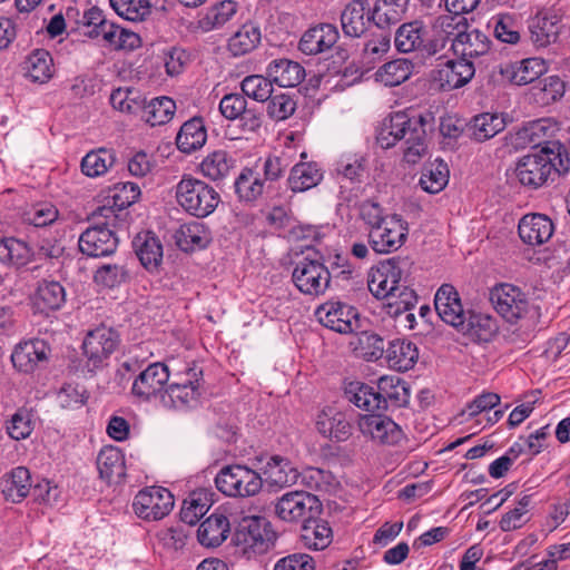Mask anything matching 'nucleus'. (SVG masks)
I'll return each instance as SVG.
<instances>
[{"label": "nucleus", "mask_w": 570, "mask_h": 570, "mask_svg": "<svg viewBox=\"0 0 570 570\" xmlns=\"http://www.w3.org/2000/svg\"><path fill=\"white\" fill-rule=\"evenodd\" d=\"M413 262L409 257L395 256L380 263L368 273V291L381 299H386L387 314L393 317L409 312L417 302V296L406 278Z\"/></svg>", "instance_id": "nucleus-1"}, {"label": "nucleus", "mask_w": 570, "mask_h": 570, "mask_svg": "<svg viewBox=\"0 0 570 570\" xmlns=\"http://www.w3.org/2000/svg\"><path fill=\"white\" fill-rule=\"evenodd\" d=\"M426 118L423 115L410 116L399 111L384 122L377 134V144L389 149L397 141H403V159L407 164L415 165L428 154Z\"/></svg>", "instance_id": "nucleus-2"}, {"label": "nucleus", "mask_w": 570, "mask_h": 570, "mask_svg": "<svg viewBox=\"0 0 570 570\" xmlns=\"http://www.w3.org/2000/svg\"><path fill=\"white\" fill-rule=\"evenodd\" d=\"M345 395L348 402L368 412L402 407L410 400L407 384L397 376H382L376 386L351 382Z\"/></svg>", "instance_id": "nucleus-3"}, {"label": "nucleus", "mask_w": 570, "mask_h": 570, "mask_svg": "<svg viewBox=\"0 0 570 570\" xmlns=\"http://www.w3.org/2000/svg\"><path fill=\"white\" fill-rule=\"evenodd\" d=\"M175 189L178 205L197 218L209 216L220 203V196L213 186L190 175L183 176Z\"/></svg>", "instance_id": "nucleus-4"}, {"label": "nucleus", "mask_w": 570, "mask_h": 570, "mask_svg": "<svg viewBox=\"0 0 570 570\" xmlns=\"http://www.w3.org/2000/svg\"><path fill=\"white\" fill-rule=\"evenodd\" d=\"M203 370L196 365L188 366L176 375L161 394V405L167 409L185 410L198 405L202 396Z\"/></svg>", "instance_id": "nucleus-5"}, {"label": "nucleus", "mask_w": 570, "mask_h": 570, "mask_svg": "<svg viewBox=\"0 0 570 570\" xmlns=\"http://www.w3.org/2000/svg\"><path fill=\"white\" fill-rule=\"evenodd\" d=\"M219 492L230 498H250L258 494L263 488V478L255 470L232 464L220 469L215 476Z\"/></svg>", "instance_id": "nucleus-6"}, {"label": "nucleus", "mask_w": 570, "mask_h": 570, "mask_svg": "<svg viewBox=\"0 0 570 570\" xmlns=\"http://www.w3.org/2000/svg\"><path fill=\"white\" fill-rule=\"evenodd\" d=\"M237 543L248 557L268 553L275 548L277 533L272 523L263 517L243 519L236 533Z\"/></svg>", "instance_id": "nucleus-7"}, {"label": "nucleus", "mask_w": 570, "mask_h": 570, "mask_svg": "<svg viewBox=\"0 0 570 570\" xmlns=\"http://www.w3.org/2000/svg\"><path fill=\"white\" fill-rule=\"evenodd\" d=\"M451 48L454 55L465 62L473 63L484 71L493 60L490 38L479 29H465L455 33Z\"/></svg>", "instance_id": "nucleus-8"}, {"label": "nucleus", "mask_w": 570, "mask_h": 570, "mask_svg": "<svg viewBox=\"0 0 570 570\" xmlns=\"http://www.w3.org/2000/svg\"><path fill=\"white\" fill-rule=\"evenodd\" d=\"M297 289L306 295L318 296L326 292L331 283V272L321 261L318 253L299 259L292 274Z\"/></svg>", "instance_id": "nucleus-9"}, {"label": "nucleus", "mask_w": 570, "mask_h": 570, "mask_svg": "<svg viewBox=\"0 0 570 570\" xmlns=\"http://www.w3.org/2000/svg\"><path fill=\"white\" fill-rule=\"evenodd\" d=\"M274 512L282 521L304 523L321 514L322 503L316 495L306 491H289L276 500Z\"/></svg>", "instance_id": "nucleus-10"}, {"label": "nucleus", "mask_w": 570, "mask_h": 570, "mask_svg": "<svg viewBox=\"0 0 570 570\" xmlns=\"http://www.w3.org/2000/svg\"><path fill=\"white\" fill-rule=\"evenodd\" d=\"M407 235V223L400 215L393 214L380 225L370 228L368 242L374 252L389 254L401 248Z\"/></svg>", "instance_id": "nucleus-11"}, {"label": "nucleus", "mask_w": 570, "mask_h": 570, "mask_svg": "<svg viewBox=\"0 0 570 570\" xmlns=\"http://www.w3.org/2000/svg\"><path fill=\"white\" fill-rule=\"evenodd\" d=\"M136 514L144 520H160L174 508V497L163 487H149L137 493L134 500Z\"/></svg>", "instance_id": "nucleus-12"}, {"label": "nucleus", "mask_w": 570, "mask_h": 570, "mask_svg": "<svg viewBox=\"0 0 570 570\" xmlns=\"http://www.w3.org/2000/svg\"><path fill=\"white\" fill-rule=\"evenodd\" d=\"M170 377L168 366L161 362L149 364L141 371L132 382L131 393L137 399L150 402L159 400L161 403V394L165 391Z\"/></svg>", "instance_id": "nucleus-13"}, {"label": "nucleus", "mask_w": 570, "mask_h": 570, "mask_svg": "<svg viewBox=\"0 0 570 570\" xmlns=\"http://www.w3.org/2000/svg\"><path fill=\"white\" fill-rule=\"evenodd\" d=\"M490 301L495 311L509 323H515L523 317L529 307L525 294L512 284L494 286L490 293Z\"/></svg>", "instance_id": "nucleus-14"}, {"label": "nucleus", "mask_w": 570, "mask_h": 570, "mask_svg": "<svg viewBox=\"0 0 570 570\" xmlns=\"http://www.w3.org/2000/svg\"><path fill=\"white\" fill-rule=\"evenodd\" d=\"M316 315L321 324L341 334H352L361 327L357 309L342 302L323 304Z\"/></svg>", "instance_id": "nucleus-15"}, {"label": "nucleus", "mask_w": 570, "mask_h": 570, "mask_svg": "<svg viewBox=\"0 0 570 570\" xmlns=\"http://www.w3.org/2000/svg\"><path fill=\"white\" fill-rule=\"evenodd\" d=\"M118 344L119 335L111 327L101 325L88 332L82 344L88 364L92 368H98L115 352Z\"/></svg>", "instance_id": "nucleus-16"}, {"label": "nucleus", "mask_w": 570, "mask_h": 570, "mask_svg": "<svg viewBox=\"0 0 570 570\" xmlns=\"http://www.w3.org/2000/svg\"><path fill=\"white\" fill-rule=\"evenodd\" d=\"M434 307L440 318L458 328L466 327L470 311L464 309L459 292L451 284H443L434 296Z\"/></svg>", "instance_id": "nucleus-17"}, {"label": "nucleus", "mask_w": 570, "mask_h": 570, "mask_svg": "<svg viewBox=\"0 0 570 570\" xmlns=\"http://www.w3.org/2000/svg\"><path fill=\"white\" fill-rule=\"evenodd\" d=\"M553 171V164L549 156L539 153L523 156L514 168V176L519 183L528 188L537 189L547 183Z\"/></svg>", "instance_id": "nucleus-18"}, {"label": "nucleus", "mask_w": 570, "mask_h": 570, "mask_svg": "<svg viewBox=\"0 0 570 570\" xmlns=\"http://www.w3.org/2000/svg\"><path fill=\"white\" fill-rule=\"evenodd\" d=\"M357 425L365 438H368L379 444L393 445L403 438L402 429L386 415H362Z\"/></svg>", "instance_id": "nucleus-19"}, {"label": "nucleus", "mask_w": 570, "mask_h": 570, "mask_svg": "<svg viewBox=\"0 0 570 570\" xmlns=\"http://www.w3.org/2000/svg\"><path fill=\"white\" fill-rule=\"evenodd\" d=\"M118 238L106 225L88 227L79 237V249L90 257H105L116 252Z\"/></svg>", "instance_id": "nucleus-20"}, {"label": "nucleus", "mask_w": 570, "mask_h": 570, "mask_svg": "<svg viewBox=\"0 0 570 570\" xmlns=\"http://www.w3.org/2000/svg\"><path fill=\"white\" fill-rule=\"evenodd\" d=\"M479 71L473 63L458 58L440 61L433 70V80L442 90H452L465 86Z\"/></svg>", "instance_id": "nucleus-21"}, {"label": "nucleus", "mask_w": 570, "mask_h": 570, "mask_svg": "<svg viewBox=\"0 0 570 570\" xmlns=\"http://www.w3.org/2000/svg\"><path fill=\"white\" fill-rule=\"evenodd\" d=\"M49 353L50 347L43 340L31 338L16 345L11 362L19 372L32 373L40 363L48 360Z\"/></svg>", "instance_id": "nucleus-22"}, {"label": "nucleus", "mask_w": 570, "mask_h": 570, "mask_svg": "<svg viewBox=\"0 0 570 570\" xmlns=\"http://www.w3.org/2000/svg\"><path fill=\"white\" fill-rule=\"evenodd\" d=\"M518 232L524 244L540 246L551 239L554 224L547 215L527 214L520 219Z\"/></svg>", "instance_id": "nucleus-23"}, {"label": "nucleus", "mask_w": 570, "mask_h": 570, "mask_svg": "<svg viewBox=\"0 0 570 570\" xmlns=\"http://www.w3.org/2000/svg\"><path fill=\"white\" fill-rule=\"evenodd\" d=\"M500 73L517 86H524L539 79L546 71V61L541 58H528L499 66Z\"/></svg>", "instance_id": "nucleus-24"}, {"label": "nucleus", "mask_w": 570, "mask_h": 570, "mask_svg": "<svg viewBox=\"0 0 570 570\" xmlns=\"http://www.w3.org/2000/svg\"><path fill=\"white\" fill-rule=\"evenodd\" d=\"M561 19L551 10L539 11L529 21L531 40L537 47H547L557 41L560 33Z\"/></svg>", "instance_id": "nucleus-25"}, {"label": "nucleus", "mask_w": 570, "mask_h": 570, "mask_svg": "<svg viewBox=\"0 0 570 570\" xmlns=\"http://www.w3.org/2000/svg\"><path fill=\"white\" fill-rule=\"evenodd\" d=\"M316 429L323 436L341 442L348 439L352 426L343 412L327 406L318 412Z\"/></svg>", "instance_id": "nucleus-26"}, {"label": "nucleus", "mask_w": 570, "mask_h": 570, "mask_svg": "<svg viewBox=\"0 0 570 570\" xmlns=\"http://www.w3.org/2000/svg\"><path fill=\"white\" fill-rule=\"evenodd\" d=\"M338 30L331 23H322L308 29L299 41V50L305 55H317L331 49L338 40Z\"/></svg>", "instance_id": "nucleus-27"}, {"label": "nucleus", "mask_w": 570, "mask_h": 570, "mask_svg": "<svg viewBox=\"0 0 570 570\" xmlns=\"http://www.w3.org/2000/svg\"><path fill=\"white\" fill-rule=\"evenodd\" d=\"M264 479L267 485L283 489L291 487L299 479V472L293 463L281 455H273L263 469Z\"/></svg>", "instance_id": "nucleus-28"}, {"label": "nucleus", "mask_w": 570, "mask_h": 570, "mask_svg": "<svg viewBox=\"0 0 570 570\" xmlns=\"http://www.w3.org/2000/svg\"><path fill=\"white\" fill-rule=\"evenodd\" d=\"M266 75L278 87L293 88L305 79L306 72L301 63L283 58L271 61Z\"/></svg>", "instance_id": "nucleus-29"}, {"label": "nucleus", "mask_w": 570, "mask_h": 570, "mask_svg": "<svg viewBox=\"0 0 570 570\" xmlns=\"http://www.w3.org/2000/svg\"><path fill=\"white\" fill-rule=\"evenodd\" d=\"M230 533V523L224 513H213L205 519L198 530L197 539L203 547H219Z\"/></svg>", "instance_id": "nucleus-30"}, {"label": "nucleus", "mask_w": 570, "mask_h": 570, "mask_svg": "<svg viewBox=\"0 0 570 570\" xmlns=\"http://www.w3.org/2000/svg\"><path fill=\"white\" fill-rule=\"evenodd\" d=\"M99 475L107 483H119L126 474L125 456L116 446H105L97 456Z\"/></svg>", "instance_id": "nucleus-31"}, {"label": "nucleus", "mask_w": 570, "mask_h": 570, "mask_svg": "<svg viewBox=\"0 0 570 570\" xmlns=\"http://www.w3.org/2000/svg\"><path fill=\"white\" fill-rule=\"evenodd\" d=\"M385 353L389 366L400 372L411 370L419 358L417 346L405 338L391 341Z\"/></svg>", "instance_id": "nucleus-32"}, {"label": "nucleus", "mask_w": 570, "mask_h": 570, "mask_svg": "<svg viewBox=\"0 0 570 570\" xmlns=\"http://www.w3.org/2000/svg\"><path fill=\"white\" fill-rule=\"evenodd\" d=\"M136 254L141 265L148 271L158 268L163 261V245L151 232L138 234L134 242Z\"/></svg>", "instance_id": "nucleus-33"}, {"label": "nucleus", "mask_w": 570, "mask_h": 570, "mask_svg": "<svg viewBox=\"0 0 570 570\" xmlns=\"http://www.w3.org/2000/svg\"><path fill=\"white\" fill-rule=\"evenodd\" d=\"M299 539L307 549L324 550L331 544L333 532L326 521L314 517L303 523Z\"/></svg>", "instance_id": "nucleus-34"}, {"label": "nucleus", "mask_w": 570, "mask_h": 570, "mask_svg": "<svg viewBox=\"0 0 570 570\" xmlns=\"http://www.w3.org/2000/svg\"><path fill=\"white\" fill-rule=\"evenodd\" d=\"M207 140V130L202 118L194 117L185 121L176 137L177 148L184 154L200 149Z\"/></svg>", "instance_id": "nucleus-35"}, {"label": "nucleus", "mask_w": 570, "mask_h": 570, "mask_svg": "<svg viewBox=\"0 0 570 570\" xmlns=\"http://www.w3.org/2000/svg\"><path fill=\"white\" fill-rule=\"evenodd\" d=\"M323 180V169L315 161L298 163L291 169L288 187L294 193H302L316 187Z\"/></svg>", "instance_id": "nucleus-36"}, {"label": "nucleus", "mask_w": 570, "mask_h": 570, "mask_svg": "<svg viewBox=\"0 0 570 570\" xmlns=\"http://www.w3.org/2000/svg\"><path fill=\"white\" fill-rule=\"evenodd\" d=\"M366 1L353 0L341 13V24L343 32L348 37H361L367 27L368 21H372L371 14H366Z\"/></svg>", "instance_id": "nucleus-37"}, {"label": "nucleus", "mask_w": 570, "mask_h": 570, "mask_svg": "<svg viewBox=\"0 0 570 570\" xmlns=\"http://www.w3.org/2000/svg\"><path fill=\"white\" fill-rule=\"evenodd\" d=\"M66 302V291L56 281H43L39 283L33 295L35 308L40 313L59 309Z\"/></svg>", "instance_id": "nucleus-38"}, {"label": "nucleus", "mask_w": 570, "mask_h": 570, "mask_svg": "<svg viewBox=\"0 0 570 570\" xmlns=\"http://www.w3.org/2000/svg\"><path fill=\"white\" fill-rule=\"evenodd\" d=\"M235 158L226 150L209 153L200 163L199 168L203 176L213 181H220L229 176L235 168Z\"/></svg>", "instance_id": "nucleus-39"}, {"label": "nucleus", "mask_w": 570, "mask_h": 570, "mask_svg": "<svg viewBox=\"0 0 570 570\" xmlns=\"http://www.w3.org/2000/svg\"><path fill=\"white\" fill-rule=\"evenodd\" d=\"M35 253L24 240L16 237L0 238V263L22 267L31 262Z\"/></svg>", "instance_id": "nucleus-40"}, {"label": "nucleus", "mask_w": 570, "mask_h": 570, "mask_svg": "<svg viewBox=\"0 0 570 570\" xmlns=\"http://www.w3.org/2000/svg\"><path fill=\"white\" fill-rule=\"evenodd\" d=\"M505 127L503 118L497 114L483 112L476 115L466 125L468 136L476 141H485Z\"/></svg>", "instance_id": "nucleus-41"}, {"label": "nucleus", "mask_w": 570, "mask_h": 570, "mask_svg": "<svg viewBox=\"0 0 570 570\" xmlns=\"http://www.w3.org/2000/svg\"><path fill=\"white\" fill-rule=\"evenodd\" d=\"M31 475L27 468L17 466L2 479V492L8 500L20 502L31 491Z\"/></svg>", "instance_id": "nucleus-42"}, {"label": "nucleus", "mask_w": 570, "mask_h": 570, "mask_svg": "<svg viewBox=\"0 0 570 570\" xmlns=\"http://www.w3.org/2000/svg\"><path fill=\"white\" fill-rule=\"evenodd\" d=\"M413 69L412 61L400 58L381 66L374 73V78L385 87H395L405 82L413 73Z\"/></svg>", "instance_id": "nucleus-43"}, {"label": "nucleus", "mask_w": 570, "mask_h": 570, "mask_svg": "<svg viewBox=\"0 0 570 570\" xmlns=\"http://www.w3.org/2000/svg\"><path fill=\"white\" fill-rule=\"evenodd\" d=\"M406 4L407 1L376 0L371 10V19L380 29L389 28L403 19Z\"/></svg>", "instance_id": "nucleus-44"}, {"label": "nucleus", "mask_w": 570, "mask_h": 570, "mask_svg": "<svg viewBox=\"0 0 570 570\" xmlns=\"http://www.w3.org/2000/svg\"><path fill=\"white\" fill-rule=\"evenodd\" d=\"M24 76L32 82L45 83L52 77V58L45 49L32 51L23 62Z\"/></svg>", "instance_id": "nucleus-45"}, {"label": "nucleus", "mask_w": 570, "mask_h": 570, "mask_svg": "<svg viewBox=\"0 0 570 570\" xmlns=\"http://www.w3.org/2000/svg\"><path fill=\"white\" fill-rule=\"evenodd\" d=\"M142 119L151 127L169 122L176 111L175 101L166 96L156 97L148 102H142Z\"/></svg>", "instance_id": "nucleus-46"}, {"label": "nucleus", "mask_w": 570, "mask_h": 570, "mask_svg": "<svg viewBox=\"0 0 570 570\" xmlns=\"http://www.w3.org/2000/svg\"><path fill=\"white\" fill-rule=\"evenodd\" d=\"M262 32L254 22L244 23L228 40V50L235 57L253 51L261 42Z\"/></svg>", "instance_id": "nucleus-47"}, {"label": "nucleus", "mask_w": 570, "mask_h": 570, "mask_svg": "<svg viewBox=\"0 0 570 570\" xmlns=\"http://www.w3.org/2000/svg\"><path fill=\"white\" fill-rule=\"evenodd\" d=\"M449 181V168L448 165L436 158L433 163H430L423 167L419 185L421 188L430 194H438L448 185Z\"/></svg>", "instance_id": "nucleus-48"}, {"label": "nucleus", "mask_w": 570, "mask_h": 570, "mask_svg": "<svg viewBox=\"0 0 570 570\" xmlns=\"http://www.w3.org/2000/svg\"><path fill=\"white\" fill-rule=\"evenodd\" d=\"M237 8V3L233 0L220 1L207 9L199 19L198 26L204 32L218 29L235 16Z\"/></svg>", "instance_id": "nucleus-49"}, {"label": "nucleus", "mask_w": 570, "mask_h": 570, "mask_svg": "<svg viewBox=\"0 0 570 570\" xmlns=\"http://www.w3.org/2000/svg\"><path fill=\"white\" fill-rule=\"evenodd\" d=\"M129 277V269L124 261L104 263L96 268L94 274L95 283L105 288L119 287L128 282Z\"/></svg>", "instance_id": "nucleus-50"}, {"label": "nucleus", "mask_w": 570, "mask_h": 570, "mask_svg": "<svg viewBox=\"0 0 570 570\" xmlns=\"http://www.w3.org/2000/svg\"><path fill=\"white\" fill-rule=\"evenodd\" d=\"M424 28L421 22L412 21L400 26L395 32L394 46L397 51L410 53L423 46Z\"/></svg>", "instance_id": "nucleus-51"}, {"label": "nucleus", "mask_w": 570, "mask_h": 570, "mask_svg": "<svg viewBox=\"0 0 570 570\" xmlns=\"http://www.w3.org/2000/svg\"><path fill=\"white\" fill-rule=\"evenodd\" d=\"M366 169V157L360 153H345L335 165L337 177L352 183H361Z\"/></svg>", "instance_id": "nucleus-52"}, {"label": "nucleus", "mask_w": 570, "mask_h": 570, "mask_svg": "<svg viewBox=\"0 0 570 570\" xmlns=\"http://www.w3.org/2000/svg\"><path fill=\"white\" fill-rule=\"evenodd\" d=\"M140 196L139 186L131 181L119 183L115 186L111 196L112 206L99 208V215L109 219L114 215V208L122 210L134 204Z\"/></svg>", "instance_id": "nucleus-53"}, {"label": "nucleus", "mask_w": 570, "mask_h": 570, "mask_svg": "<svg viewBox=\"0 0 570 570\" xmlns=\"http://www.w3.org/2000/svg\"><path fill=\"white\" fill-rule=\"evenodd\" d=\"M264 188L265 180L253 169L245 168L235 180V191L244 202L256 200L263 195Z\"/></svg>", "instance_id": "nucleus-54"}, {"label": "nucleus", "mask_w": 570, "mask_h": 570, "mask_svg": "<svg viewBox=\"0 0 570 570\" xmlns=\"http://www.w3.org/2000/svg\"><path fill=\"white\" fill-rule=\"evenodd\" d=\"M209 242V233L199 222L184 224L178 230L177 243L184 250L205 248Z\"/></svg>", "instance_id": "nucleus-55"}, {"label": "nucleus", "mask_w": 570, "mask_h": 570, "mask_svg": "<svg viewBox=\"0 0 570 570\" xmlns=\"http://www.w3.org/2000/svg\"><path fill=\"white\" fill-rule=\"evenodd\" d=\"M115 154L112 150L99 148L89 151L81 160V170L88 177L104 175L114 164Z\"/></svg>", "instance_id": "nucleus-56"}, {"label": "nucleus", "mask_w": 570, "mask_h": 570, "mask_svg": "<svg viewBox=\"0 0 570 570\" xmlns=\"http://www.w3.org/2000/svg\"><path fill=\"white\" fill-rule=\"evenodd\" d=\"M273 80L266 75H250L245 77L240 82L243 94L257 101L266 102L273 94Z\"/></svg>", "instance_id": "nucleus-57"}, {"label": "nucleus", "mask_w": 570, "mask_h": 570, "mask_svg": "<svg viewBox=\"0 0 570 570\" xmlns=\"http://www.w3.org/2000/svg\"><path fill=\"white\" fill-rule=\"evenodd\" d=\"M209 507L210 502L206 493L193 492L184 500L180 510V520L188 525H194L206 514Z\"/></svg>", "instance_id": "nucleus-58"}, {"label": "nucleus", "mask_w": 570, "mask_h": 570, "mask_svg": "<svg viewBox=\"0 0 570 570\" xmlns=\"http://www.w3.org/2000/svg\"><path fill=\"white\" fill-rule=\"evenodd\" d=\"M497 331V322L491 316L471 313L466 320V327L460 330L463 334L475 336L481 341L491 340Z\"/></svg>", "instance_id": "nucleus-59"}, {"label": "nucleus", "mask_w": 570, "mask_h": 570, "mask_svg": "<svg viewBox=\"0 0 570 570\" xmlns=\"http://www.w3.org/2000/svg\"><path fill=\"white\" fill-rule=\"evenodd\" d=\"M110 6L121 18L129 21H142L150 13L149 0H109Z\"/></svg>", "instance_id": "nucleus-60"}, {"label": "nucleus", "mask_w": 570, "mask_h": 570, "mask_svg": "<svg viewBox=\"0 0 570 570\" xmlns=\"http://www.w3.org/2000/svg\"><path fill=\"white\" fill-rule=\"evenodd\" d=\"M556 130V125L547 118L534 120L528 124L520 132L522 139H528L529 144L534 147L549 145L552 142L546 141L547 138L551 137Z\"/></svg>", "instance_id": "nucleus-61"}, {"label": "nucleus", "mask_w": 570, "mask_h": 570, "mask_svg": "<svg viewBox=\"0 0 570 570\" xmlns=\"http://www.w3.org/2000/svg\"><path fill=\"white\" fill-rule=\"evenodd\" d=\"M391 49V35L385 31L372 33L365 41L362 58L365 63H374Z\"/></svg>", "instance_id": "nucleus-62"}, {"label": "nucleus", "mask_w": 570, "mask_h": 570, "mask_svg": "<svg viewBox=\"0 0 570 570\" xmlns=\"http://www.w3.org/2000/svg\"><path fill=\"white\" fill-rule=\"evenodd\" d=\"M32 417L33 415L30 410L19 409L7 422L6 428L9 436L17 441L27 439L35 428Z\"/></svg>", "instance_id": "nucleus-63"}, {"label": "nucleus", "mask_w": 570, "mask_h": 570, "mask_svg": "<svg viewBox=\"0 0 570 570\" xmlns=\"http://www.w3.org/2000/svg\"><path fill=\"white\" fill-rule=\"evenodd\" d=\"M267 115L275 121L288 119L296 110L294 97L287 92L273 95L267 100Z\"/></svg>", "instance_id": "nucleus-64"}]
</instances>
